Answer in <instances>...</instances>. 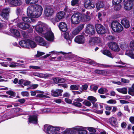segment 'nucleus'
Returning a JSON list of instances; mask_svg holds the SVG:
<instances>
[{"instance_id": "nucleus-1", "label": "nucleus", "mask_w": 134, "mask_h": 134, "mask_svg": "<svg viewBox=\"0 0 134 134\" xmlns=\"http://www.w3.org/2000/svg\"><path fill=\"white\" fill-rule=\"evenodd\" d=\"M43 10V8L41 5L36 4L30 5L27 8V14L30 17L38 18L41 15Z\"/></svg>"}, {"instance_id": "nucleus-2", "label": "nucleus", "mask_w": 134, "mask_h": 134, "mask_svg": "<svg viewBox=\"0 0 134 134\" xmlns=\"http://www.w3.org/2000/svg\"><path fill=\"white\" fill-rule=\"evenodd\" d=\"M48 27L46 24L39 22L35 26V29L37 32L42 35L43 34L45 33V31Z\"/></svg>"}, {"instance_id": "nucleus-3", "label": "nucleus", "mask_w": 134, "mask_h": 134, "mask_svg": "<svg viewBox=\"0 0 134 134\" xmlns=\"http://www.w3.org/2000/svg\"><path fill=\"white\" fill-rule=\"evenodd\" d=\"M42 35L48 41L52 42L54 40V36L53 34L49 27L45 31V33L43 34Z\"/></svg>"}, {"instance_id": "nucleus-4", "label": "nucleus", "mask_w": 134, "mask_h": 134, "mask_svg": "<svg viewBox=\"0 0 134 134\" xmlns=\"http://www.w3.org/2000/svg\"><path fill=\"white\" fill-rule=\"evenodd\" d=\"M111 27L113 30L115 32H119L123 30V28L121 24L117 21H114L111 24Z\"/></svg>"}, {"instance_id": "nucleus-5", "label": "nucleus", "mask_w": 134, "mask_h": 134, "mask_svg": "<svg viewBox=\"0 0 134 134\" xmlns=\"http://www.w3.org/2000/svg\"><path fill=\"white\" fill-rule=\"evenodd\" d=\"M65 15V13L63 11L59 12L57 14L56 16L51 19L52 22L55 24L57 23L60 21L61 20L63 19Z\"/></svg>"}, {"instance_id": "nucleus-6", "label": "nucleus", "mask_w": 134, "mask_h": 134, "mask_svg": "<svg viewBox=\"0 0 134 134\" xmlns=\"http://www.w3.org/2000/svg\"><path fill=\"white\" fill-rule=\"evenodd\" d=\"M7 4H9L12 7H16L22 4L21 0H5Z\"/></svg>"}, {"instance_id": "nucleus-7", "label": "nucleus", "mask_w": 134, "mask_h": 134, "mask_svg": "<svg viewBox=\"0 0 134 134\" xmlns=\"http://www.w3.org/2000/svg\"><path fill=\"white\" fill-rule=\"evenodd\" d=\"M35 40L37 42V43L40 45L47 47L49 46V44L44 41L42 37L37 36L35 37Z\"/></svg>"}, {"instance_id": "nucleus-8", "label": "nucleus", "mask_w": 134, "mask_h": 134, "mask_svg": "<svg viewBox=\"0 0 134 134\" xmlns=\"http://www.w3.org/2000/svg\"><path fill=\"white\" fill-rule=\"evenodd\" d=\"M54 9L52 6H46L44 8V14L47 17L51 16L54 13Z\"/></svg>"}, {"instance_id": "nucleus-9", "label": "nucleus", "mask_w": 134, "mask_h": 134, "mask_svg": "<svg viewBox=\"0 0 134 134\" xmlns=\"http://www.w3.org/2000/svg\"><path fill=\"white\" fill-rule=\"evenodd\" d=\"M95 26L96 31L98 34H103L106 33L107 30L102 25L97 24L95 25Z\"/></svg>"}, {"instance_id": "nucleus-10", "label": "nucleus", "mask_w": 134, "mask_h": 134, "mask_svg": "<svg viewBox=\"0 0 134 134\" xmlns=\"http://www.w3.org/2000/svg\"><path fill=\"white\" fill-rule=\"evenodd\" d=\"M80 15L75 13L73 15L71 18V21L74 24H79L81 20Z\"/></svg>"}, {"instance_id": "nucleus-11", "label": "nucleus", "mask_w": 134, "mask_h": 134, "mask_svg": "<svg viewBox=\"0 0 134 134\" xmlns=\"http://www.w3.org/2000/svg\"><path fill=\"white\" fill-rule=\"evenodd\" d=\"M109 48L115 52H119L120 48L118 44L114 42H111L108 43Z\"/></svg>"}, {"instance_id": "nucleus-12", "label": "nucleus", "mask_w": 134, "mask_h": 134, "mask_svg": "<svg viewBox=\"0 0 134 134\" xmlns=\"http://www.w3.org/2000/svg\"><path fill=\"white\" fill-rule=\"evenodd\" d=\"M55 129L54 127L50 125H45L44 130L48 134H54L55 133Z\"/></svg>"}, {"instance_id": "nucleus-13", "label": "nucleus", "mask_w": 134, "mask_h": 134, "mask_svg": "<svg viewBox=\"0 0 134 134\" xmlns=\"http://www.w3.org/2000/svg\"><path fill=\"white\" fill-rule=\"evenodd\" d=\"M102 39L101 38L98 37H94L91 38L90 40L89 43L90 44H93L94 43H97L99 45H102Z\"/></svg>"}, {"instance_id": "nucleus-14", "label": "nucleus", "mask_w": 134, "mask_h": 134, "mask_svg": "<svg viewBox=\"0 0 134 134\" xmlns=\"http://www.w3.org/2000/svg\"><path fill=\"white\" fill-rule=\"evenodd\" d=\"M10 9L8 8H5L1 11V15L4 19L7 20L9 17Z\"/></svg>"}, {"instance_id": "nucleus-15", "label": "nucleus", "mask_w": 134, "mask_h": 134, "mask_svg": "<svg viewBox=\"0 0 134 134\" xmlns=\"http://www.w3.org/2000/svg\"><path fill=\"white\" fill-rule=\"evenodd\" d=\"M84 7L86 8L93 9L95 7V5L91 0H85Z\"/></svg>"}, {"instance_id": "nucleus-16", "label": "nucleus", "mask_w": 134, "mask_h": 134, "mask_svg": "<svg viewBox=\"0 0 134 134\" xmlns=\"http://www.w3.org/2000/svg\"><path fill=\"white\" fill-rule=\"evenodd\" d=\"M85 32L86 33L89 34H94L95 32V30L94 26L91 25L87 24Z\"/></svg>"}, {"instance_id": "nucleus-17", "label": "nucleus", "mask_w": 134, "mask_h": 134, "mask_svg": "<svg viewBox=\"0 0 134 134\" xmlns=\"http://www.w3.org/2000/svg\"><path fill=\"white\" fill-rule=\"evenodd\" d=\"M133 7V2L127 0L124 4V8L126 10L129 11Z\"/></svg>"}, {"instance_id": "nucleus-18", "label": "nucleus", "mask_w": 134, "mask_h": 134, "mask_svg": "<svg viewBox=\"0 0 134 134\" xmlns=\"http://www.w3.org/2000/svg\"><path fill=\"white\" fill-rule=\"evenodd\" d=\"M17 26L22 29L26 30L29 28L30 25L27 23L20 22L17 24Z\"/></svg>"}, {"instance_id": "nucleus-19", "label": "nucleus", "mask_w": 134, "mask_h": 134, "mask_svg": "<svg viewBox=\"0 0 134 134\" xmlns=\"http://www.w3.org/2000/svg\"><path fill=\"white\" fill-rule=\"evenodd\" d=\"M34 75L35 76H38L40 78H43L45 79L48 78L49 77L52 76V74H43L42 73H39L37 72L34 73Z\"/></svg>"}, {"instance_id": "nucleus-20", "label": "nucleus", "mask_w": 134, "mask_h": 134, "mask_svg": "<svg viewBox=\"0 0 134 134\" xmlns=\"http://www.w3.org/2000/svg\"><path fill=\"white\" fill-rule=\"evenodd\" d=\"M29 40L25 39L24 40H22L19 42V44L22 47L24 48H27L29 47Z\"/></svg>"}, {"instance_id": "nucleus-21", "label": "nucleus", "mask_w": 134, "mask_h": 134, "mask_svg": "<svg viewBox=\"0 0 134 134\" xmlns=\"http://www.w3.org/2000/svg\"><path fill=\"white\" fill-rule=\"evenodd\" d=\"M76 129L78 133L80 134H86L87 131L86 128L82 126H76Z\"/></svg>"}, {"instance_id": "nucleus-22", "label": "nucleus", "mask_w": 134, "mask_h": 134, "mask_svg": "<svg viewBox=\"0 0 134 134\" xmlns=\"http://www.w3.org/2000/svg\"><path fill=\"white\" fill-rule=\"evenodd\" d=\"M74 41L76 43L82 44L84 43L85 39L83 36H78L75 38Z\"/></svg>"}, {"instance_id": "nucleus-23", "label": "nucleus", "mask_w": 134, "mask_h": 134, "mask_svg": "<svg viewBox=\"0 0 134 134\" xmlns=\"http://www.w3.org/2000/svg\"><path fill=\"white\" fill-rule=\"evenodd\" d=\"M59 27L60 30L63 32H66L67 30L66 24L64 22H62L60 23Z\"/></svg>"}, {"instance_id": "nucleus-24", "label": "nucleus", "mask_w": 134, "mask_h": 134, "mask_svg": "<svg viewBox=\"0 0 134 134\" xmlns=\"http://www.w3.org/2000/svg\"><path fill=\"white\" fill-rule=\"evenodd\" d=\"M82 101L83 100L81 99L76 98L74 99V101L73 102L72 104L75 106L80 107L82 106V105L80 102H82Z\"/></svg>"}, {"instance_id": "nucleus-25", "label": "nucleus", "mask_w": 134, "mask_h": 134, "mask_svg": "<svg viewBox=\"0 0 134 134\" xmlns=\"http://www.w3.org/2000/svg\"><path fill=\"white\" fill-rule=\"evenodd\" d=\"M121 23L124 27L126 28H129L130 26L129 21L128 19L126 18H124L122 19L121 20Z\"/></svg>"}, {"instance_id": "nucleus-26", "label": "nucleus", "mask_w": 134, "mask_h": 134, "mask_svg": "<svg viewBox=\"0 0 134 134\" xmlns=\"http://www.w3.org/2000/svg\"><path fill=\"white\" fill-rule=\"evenodd\" d=\"M63 91L62 90L57 89L55 91L52 90L51 91V95L54 97H57L58 96V93L59 94L60 96H61L60 93L62 92Z\"/></svg>"}, {"instance_id": "nucleus-27", "label": "nucleus", "mask_w": 134, "mask_h": 134, "mask_svg": "<svg viewBox=\"0 0 134 134\" xmlns=\"http://www.w3.org/2000/svg\"><path fill=\"white\" fill-rule=\"evenodd\" d=\"M29 121L30 123L36 124L37 122V116L36 115L30 116L29 118Z\"/></svg>"}, {"instance_id": "nucleus-28", "label": "nucleus", "mask_w": 134, "mask_h": 134, "mask_svg": "<svg viewBox=\"0 0 134 134\" xmlns=\"http://www.w3.org/2000/svg\"><path fill=\"white\" fill-rule=\"evenodd\" d=\"M81 20L85 21H89L90 19V16L85 14L80 15Z\"/></svg>"}, {"instance_id": "nucleus-29", "label": "nucleus", "mask_w": 134, "mask_h": 134, "mask_svg": "<svg viewBox=\"0 0 134 134\" xmlns=\"http://www.w3.org/2000/svg\"><path fill=\"white\" fill-rule=\"evenodd\" d=\"M14 27H11L10 29V31L15 37H19L20 35L19 31L17 30L14 29Z\"/></svg>"}, {"instance_id": "nucleus-30", "label": "nucleus", "mask_w": 134, "mask_h": 134, "mask_svg": "<svg viewBox=\"0 0 134 134\" xmlns=\"http://www.w3.org/2000/svg\"><path fill=\"white\" fill-rule=\"evenodd\" d=\"M125 54L129 56L131 58L134 59V49L126 51Z\"/></svg>"}, {"instance_id": "nucleus-31", "label": "nucleus", "mask_w": 134, "mask_h": 134, "mask_svg": "<svg viewBox=\"0 0 134 134\" xmlns=\"http://www.w3.org/2000/svg\"><path fill=\"white\" fill-rule=\"evenodd\" d=\"M102 53L106 55L108 57L113 58V56L112 55L110 52L108 50H105L101 51Z\"/></svg>"}, {"instance_id": "nucleus-32", "label": "nucleus", "mask_w": 134, "mask_h": 134, "mask_svg": "<svg viewBox=\"0 0 134 134\" xmlns=\"http://www.w3.org/2000/svg\"><path fill=\"white\" fill-rule=\"evenodd\" d=\"M53 81L56 83H63L65 81L64 79L60 78V77H56L53 79Z\"/></svg>"}, {"instance_id": "nucleus-33", "label": "nucleus", "mask_w": 134, "mask_h": 134, "mask_svg": "<svg viewBox=\"0 0 134 134\" xmlns=\"http://www.w3.org/2000/svg\"><path fill=\"white\" fill-rule=\"evenodd\" d=\"M64 38L66 40L68 43L69 45L71 42V40L72 38L69 37V33L68 32H66L64 34Z\"/></svg>"}, {"instance_id": "nucleus-34", "label": "nucleus", "mask_w": 134, "mask_h": 134, "mask_svg": "<svg viewBox=\"0 0 134 134\" xmlns=\"http://www.w3.org/2000/svg\"><path fill=\"white\" fill-rule=\"evenodd\" d=\"M116 119L113 117H110L109 119V122L110 124L113 126L116 125Z\"/></svg>"}, {"instance_id": "nucleus-35", "label": "nucleus", "mask_w": 134, "mask_h": 134, "mask_svg": "<svg viewBox=\"0 0 134 134\" xmlns=\"http://www.w3.org/2000/svg\"><path fill=\"white\" fill-rule=\"evenodd\" d=\"M116 90L119 92L123 94H126L127 92V90L126 87L117 88Z\"/></svg>"}, {"instance_id": "nucleus-36", "label": "nucleus", "mask_w": 134, "mask_h": 134, "mask_svg": "<svg viewBox=\"0 0 134 134\" xmlns=\"http://www.w3.org/2000/svg\"><path fill=\"white\" fill-rule=\"evenodd\" d=\"M52 111L50 108H45L42 109L40 110L39 111V113H51Z\"/></svg>"}, {"instance_id": "nucleus-37", "label": "nucleus", "mask_w": 134, "mask_h": 134, "mask_svg": "<svg viewBox=\"0 0 134 134\" xmlns=\"http://www.w3.org/2000/svg\"><path fill=\"white\" fill-rule=\"evenodd\" d=\"M23 20L25 22L30 23L33 22V19L31 18L26 17H23L22 18Z\"/></svg>"}, {"instance_id": "nucleus-38", "label": "nucleus", "mask_w": 134, "mask_h": 134, "mask_svg": "<svg viewBox=\"0 0 134 134\" xmlns=\"http://www.w3.org/2000/svg\"><path fill=\"white\" fill-rule=\"evenodd\" d=\"M38 0H25L27 4H36L38 2Z\"/></svg>"}, {"instance_id": "nucleus-39", "label": "nucleus", "mask_w": 134, "mask_h": 134, "mask_svg": "<svg viewBox=\"0 0 134 134\" xmlns=\"http://www.w3.org/2000/svg\"><path fill=\"white\" fill-rule=\"evenodd\" d=\"M103 2L100 1H99L97 2L96 4V7L98 10H99L100 8L103 7Z\"/></svg>"}, {"instance_id": "nucleus-40", "label": "nucleus", "mask_w": 134, "mask_h": 134, "mask_svg": "<svg viewBox=\"0 0 134 134\" xmlns=\"http://www.w3.org/2000/svg\"><path fill=\"white\" fill-rule=\"evenodd\" d=\"M87 99L91 102L92 103H94L97 100V99L95 97L92 96H89L87 98Z\"/></svg>"}, {"instance_id": "nucleus-41", "label": "nucleus", "mask_w": 134, "mask_h": 134, "mask_svg": "<svg viewBox=\"0 0 134 134\" xmlns=\"http://www.w3.org/2000/svg\"><path fill=\"white\" fill-rule=\"evenodd\" d=\"M29 46L30 45L32 48L35 47L37 46V44L35 42L30 40H29Z\"/></svg>"}, {"instance_id": "nucleus-42", "label": "nucleus", "mask_w": 134, "mask_h": 134, "mask_svg": "<svg viewBox=\"0 0 134 134\" xmlns=\"http://www.w3.org/2000/svg\"><path fill=\"white\" fill-rule=\"evenodd\" d=\"M79 87V85H71L70 87L71 89L73 90H78Z\"/></svg>"}, {"instance_id": "nucleus-43", "label": "nucleus", "mask_w": 134, "mask_h": 134, "mask_svg": "<svg viewBox=\"0 0 134 134\" xmlns=\"http://www.w3.org/2000/svg\"><path fill=\"white\" fill-rule=\"evenodd\" d=\"M128 93L132 96H134V88L132 87L129 88L128 90Z\"/></svg>"}, {"instance_id": "nucleus-44", "label": "nucleus", "mask_w": 134, "mask_h": 134, "mask_svg": "<svg viewBox=\"0 0 134 134\" xmlns=\"http://www.w3.org/2000/svg\"><path fill=\"white\" fill-rule=\"evenodd\" d=\"M82 103L84 105L87 107H90L91 105V102L86 100H84Z\"/></svg>"}, {"instance_id": "nucleus-45", "label": "nucleus", "mask_w": 134, "mask_h": 134, "mask_svg": "<svg viewBox=\"0 0 134 134\" xmlns=\"http://www.w3.org/2000/svg\"><path fill=\"white\" fill-rule=\"evenodd\" d=\"M82 62H87V63L90 64H95V62L94 61L89 59H84V60H83Z\"/></svg>"}, {"instance_id": "nucleus-46", "label": "nucleus", "mask_w": 134, "mask_h": 134, "mask_svg": "<svg viewBox=\"0 0 134 134\" xmlns=\"http://www.w3.org/2000/svg\"><path fill=\"white\" fill-rule=\"evenodd\" d=\"M57 52H56L55 51H52L51 52H50L49 53V54H47L46 55L43 56V57L45 58H46L48 57H49L50 55L51 54H52V55H53V54H57Z\"/></svg>"}, {"instance_id": "nucleus-47", "label": "nucleus", "mask_w": 134, "mask_h": 134, "mask_svg": "<svg viewBox=\"0 0 134 134\" xmlns=\"http://www.w3.org/2000/svg\"><path fill=\"white\" fill-rule=\"evenodd\" d=\"M79 4V0H72L71 1V5L72 6H77Z\"/></svg>"}, {"instance_id": "nucleus-48", "label": "nucleus", "mask_w": 134, "mask_h": 134, "mask_svg": "<svg viewBox=\"0 0 134 134\" xmlns=\"http://www.w3.org/2000/svg\"><path fill=\"white\" fill-rule=\"evenodd\" d=\"M115 5L114 7V9L116 11L119 10L121 8V5L120 4H115Z\"/></svg>"}, {"instance_id": "nucleus-49", "label": "nucleus", "mask_w": 134, "mask_h": 134, "mask_svg": "<svg viewBox=\"0 0 134 134\" xmlns=\"http://www.w3.org/2000/svg\"><path fill=\"white\" fill-rule=\"evenodd\" d=\"M109 72L108 71L102 70L101 74L104 76H107L109 74Z\"/></svg>"}, {"instance_id": "nucleus-50", "label": "nucleus", "mask_w": 134, "mask_h": 134, "mask_svg": "<svg viewBox=\"0 0 134 134\" xmlns=\"http://www.w3.org/2000/svg\"><path fill=\"white\" fill-rule=\"evenodd\" d=\"M73 55L74 57L73 58L75 60H76L83 61V60L84 59L80 58L75 55Z\"/></svg>"}, {"instance_id": "nucleus-51", "label": "nucleus", "mask_w": 134, "mask_h": 134, "mask_svg": "<svg viewBox=\"0 0 134 134\" xmlns=\"http://www.w3.org/2000/svg\"><path fill=\"white\" fill-rule=\"evenodd\" d=\"M88 87V86L87 85L85 84L82 85L81 87L80 88L81 90V92H82V91L86 90L87 89Z\"/></svg>"}, {"instance_id": "nucleus-52", "label": "nucleus", "mask_w": 134, "mask_h": 134, "mask_svg": "<svg viewBox=\"0 0 134 134\" xmlns=\"http://www.w3.org/2000/svg\"><path fill=\"white\" fill-rule=\"evenodd\" d=\"M79 32L78 30L76 28L72 32V37H73L75 35L77 34Z\"/></svg>"}, {"instance_id": "nucleus-53", "label": "nucleus", "mask_w": 134, "mask_h": 134, "mask_svg": "<svg viewBox=\"0 0 134 134\" xmlns=\"http://www.w3.org/2000/svg\"><path fill=\"white\" fill-rule=\"evenodd\" d=\"M6 93L7 94L13 97L15 96V93L11 91H7Z\"/></svg>"}, {"instance_id": "nucleus-54", "label": "nucleus", "mask_w": 134, "mask_h": 134, "mask_svg": "<svg viewBox=\"0 0 134 134\" xmlns=\"http://www.w3.org/2000/svg\"><path fill=\"white\" fill-rule=\"evenodd\" d=\"M65 56L69 58H73V56L74 55L72 54L71 53H65Z\"/></svg>"}, {"instance_id": "nucleus-55", "label": "nucleus", "mask_w": 134, "mask_h": 134, "mask_svg": "<svg viewBox=\"0 0 134 134\" xmlns=\"http://www.w3.org/2000/svg\"><path fill=\"white\" fill-rule=\"evenodd\" d=\"M84 26V25L82 24L80 25L78 27L76 28L80 32L82 29L83 28Z\"/></svg>"}, {"instance_id": "nucleus-56", "label": "nucleus", "mask_w": 134, "mask_h": 134, "mask_svg": "<svg viewBox=\"0 0 134 134\" xmlns=\"http://www.w3.org/2000/svg\"><path fill=\"white\" fill-rule=\"evenodd\" d=\"M44 54H45V53H44L39 52L38 51H37V53L36 55H35V56L36 57H40Z\"/></svg>"}, {"instance_id": "nucleus-57", "label": "nucleus", "mask_w": 134, "mask_h": 134, "mask_svg": "<svg viewBox=\"0 0 134 134\" xmlns=\"http://www.w3.org/2000/svg\"><path fill=\"white\" fill-rule=\"evenodd\" d=\"M102 70H100L99 69H95L93 70V72L94 73H96L98 74L99 75L101 74Z\"/></svg>"}, {"instance_id": "nucleus-58", "label": "nucleus", "mask_w": 134, "mask_h": 134, "mask_svg": "<svg viewBox=\"0 0 134 134\" xmlns=\"http://www.w3.org/2000/svg\"><path fill=\"white\" fill-rule=\"evenodd\" d=\"M70 129L71 134L75 133L76 132V131H77L76 129V127L72 128H70Z\"/></svg>"}, {"instance_id": "nucleus-59", "label": "nucleus", "mask_w": 134, "mask_h": 134, "mask_svg": "<svg viewBox=\"0 0 134 134\" xmlns=\"http://www.w3.org/2000/svg\"><path fill=\"white\" fill-rule=\"evenodd\" d=\"M21 94L23 97H28L29 96V93L27 91L22 92H21Z\"/></svg>"}, {"instance_id": "nucleus-60", "label": "nucleus", "mask_w": 134, "mask_h": 134, "mask_svg": "<svg viewBox=\"0 0 134 134\" xmlns=\"http://www.w3.org/2000/svg\"><path fill=\"white\" fill-rule=\"evenodd\" d=\"M107 103L110 104H115L116 102V101L114 99H110L108 101H107Z\"/></svg>"}, {"instance_id": "nucleus-61", "label": "nucleus", "mask_w": 134, "mask_h": 134, "mask_svg": "<svg viewBox=\"0 0 134 134\" xmlns=\"http://www.w3.org/2000/svg\"><path fill=\"white\" fill-rule=\"evenodd\" d=\"M18 64L17 63L12 62L10 63V64L9 65L10 67L12 68H15L17 66V64Z\"/></svg>"}, {"instance_id": "nucleus-62", "label": "nucleus", "mask_w": 134, "mask_h": 134, "mask_svg": "<svg viewBox=\"0 0 134 134\" xmlns=\"http://www.w3.org/2000/svg\"><path fill=\"white\" fill-rule=\"evenodd\" d=\"M63 134H71L70 131V129H67L63 132Z\"/></svg>"}, {"instance_id": "nucleus-63", "label": "nucleus", "mask_w": 134, "mask_h": 134, "mask_svg": "<svg viewBox=\"0 0 134 134\" xmlns=\"http://www.w3.org/2000/svg\"><path fill=\"white\" fill-rule=\"evenodd\" d=\"M98 88V87L97 86H91V90L96 92Z\"/></svg>"}, {"instance_id": "nucleus-64", "label": "nucleus", "mask_w": 134, "mask_h": 134, "mask_svg": "<svg viewBox=\"0 0 134 134\" xmlns=\"http://www.w3.org/2000/svg\"><path fill=\"white\" fill-rule=\"evenodd\" d=\"M129 46L130 48H134V40H132L131 41Z\"/></svg>"}]
</instances>
